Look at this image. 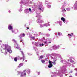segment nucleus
I'll use <instances>...</instances> for the list:
<instances>
[{"label":"nucleus","mask_w":77,"mask_h":77,"mask_svg":"<svg viewBox=\"0 0 77 77\" xmlns=\"http://www.w3.org/2000/svg\"><path fill=\"white\" fill-rule=\"evenodd\" d=\"M49 64L48 65V67L49 68H51L53 66V64L51 61H49Z\"/></svg>","instance_id":"nucleus-1"},{"label":"nucleus","mask_w":77,"mask_h":77,"mask_svg":"<svg viewBox=\"0 0 77 77\" xmlns=\"http://www.w3.org/2000/svg\"><path fill=\"white\" fill-rule=\"evenodd\" d=\"M8 29H9V30H13V28H12V26H11V25H9V26H8Z\"/></svg>","instance_id":"nucleus-2"},{"label":"nucleus","mask_w":77,"mask_h":77,"mask_svg":"<svg viewBox=\"0 0 77 77\" xmlns=\"http://www.w3.org/2000/svg\"><path fill=\"white\" fill-rule=\"evenodd\" d=\"M7 51L9 53H12V50H11V48H8L7 49Z\"/></svg>","instance_id":"nucleus-3"},{"label":"nucleus","mask_w":77,"mask_h":77,"mask_svg":"<svg viewBox=\"0 0 77 77\" xmlns=\"http://www.w3.org/2000/svg\"><path fill=\"white\" fill-rule=\"evenodd\" d=\"M22 58L23 60V61H24L25 59V56L24 55V53H22Z\"/></svg>","instance_id":"nucleus-4"},{"label":"nucleus","mask_w":77,"mask_h":77,"mask_svg":"<svg viewBox=\"0 0 77 77\" xmlns=\"http://www.w3.org/2000/svg\"><path fill=\"white\" fill-rule=\"evenodd\" d=\"M26 73H23V72H22L20 77H23V76H26Z\"/></svg>","instance_id":"nucleus-5"},{"label":"nucleus","mask_w":77,"mask_h":77,"mask_svg":"<svg viewBox=\"0 0 77 77\" xmlns=\"http://www.w3.org/2000/svg\"><path fill=\"white\" fill-rule=\"evenodd\" d=\"M23 63H21L19 64V66H18V68H20L22 66H23Z\"/></svg>","instance_id":"nucleus-6"},{"label":"nucleus","mask_w":77,"mask_h":77,"mask_svg":"<svg viewBox=\"0 0 77 77\" xmlns=\"http://www.w3.org/2000/svg\"><path fill=\"white\" fill-rule=\"evenodd\" d=\"M38 21L39 23H41L44 22V21H43L42 20H38Z\"/></svg>","instance_id":"nucleus-7"},{"label":"nucleus","mask_w":77,"mask_h":77,"mask_svg":"<svg viewBox=\"0 0 77 77\" xmlns=\"http://www.w3.org/2000/svg\"><path fill=\"white\" fill-rule=\"evenodd\" d=\"M5 49H6L8 48H9V46L8 45H5Z\"/></svg>","instance_id":"nucleus-8"},{"label":"nucleus","mask_w":77,"mask_h":77,"mask_svg":"<svg viewBox=\"0 0 77 77\" xmlns=\"http://www.w3.org/2000/svg\"><path fill=\"white\" fill-rule=\"evenodd\" d=\"M53 49L54 50H56L57 49V47L56 46H54L53 47Z\"/></svg>","instance_id":"nucleus-9"},{"label":"nucleus","mask_w":77,"mask_h":77,"mask_svg":"<svg viewBox=\"0 0 77 77\" xmlns=\"http://www.w3.org/2000/svg\"><path fill=\"white\" fill-rule=\"evenodd\" d=\"M61 20L63 21V22H64V21H65V19H64V17H62L61 18Z\"/></svg>","instance_id":"nucleus-10"},{"label":"nucleus","mask_w":77,"mask_h":77,"mask_svg":"<svg viewBox=\"0 0 77 77\" xmlns=\"http://www.w3.org/2000/svg\"><path fill=\"white\" fill-rule=\"evenodd\" d=\"M19 38H20L21 39V37H23V36L22 34H21L19 35Z\"/></svg>","instance_id":"nucleus-11"},{"label":"nucleus","mask_w":77,"mask_h":77,"mask_svg":"<svg viewBox=\"0 0 77 77\" xmlns=\"http://www.w3.org/2000/svg\"><path fill=\"white\" fill-rule=\"evenodd\" d=\"M27 71V73L28 74H30V70H28Z\"/></svg>","instance_id":"nucleus-12"},{"label":"nucleus","mask_w":77,"mask_h":77,"mask_svg":"<svg viewBox=\"0 0 77 77\" xmlns=\"http://www.w3.org/2000/svg\"><path fill=\"white\" fill-rule=\"evenodd\" d=\"M17 58L15 57L14 58V60L15 62H17Z\"/></svg>","instance_id":"nucleus-13"},{"label":"nucleus","mask_w":77,"mask_h":77,"mask_svg":"<svg viewBox=\"0 0 77 77\" xmlns=\"http://www.w3.org/2000/svg\"><path fill=\"white\" fill-rule=\"evenodd\" d=\"M41 61L42 62V63H44L45 62V60H41Z\"/></svg>","instance_id":"nucleus-14"},{"label":"nucleus","mask_w":77,"mask_h":77,"mask_svg":"<svg viewBox=\"0 0 77 77\" xmlns=\"http://www.w3.org/2000/svg\"><path fill=\"white\" fill-rule=\"evenodd\" d=\"M52 63L54 65H56V61H54L52 62Z\"/></svg>","instance_id":"nucleus-15"},{"label":"nucleus","mask_w":77,"mask_h":77,"mask_svg":"<svg viewBox=\"0 0 77 77\" xmlns=\"http://www.w3.org/2000/svg\"><path fill=\"white\" fill-rule=\"evenodd\" d=\"M17 59H20V56H17Z\"/></svg>","instance_id":"nucleus-16"},{"label":"nucleus","mask_w":77,"mask_h":77,"mask_svg":"<svg viewBox=\"0 0 77 77\" xmlns=\"http://www.w3.org/2000/svg\"><path fill=\"white\" fill-rule=\"evenodd\" d=\"M40 57V59H43V56H42V55H41Z\"/></svg>","instance_id":"nucleus-17"},{"label":"nucleus","mask_w":77,"mask_h":77,"mask_svg":"<svg viewBox=\"0 0 77 77\" xmlns=\"http://www.w3.org/2000/svg\"><path fill=\"white\" fill-rule=\"evenodd\" d=\"M22 36L23 37H24V36H25V34L23 33L22 34Z\"/></svg>","instance_id":"nucleus-18"},{"label":"nucleus","mask_w":77,"mask_h":77,"mask_svg":"<svg viewBox=\"0 0 77 77\" xmlns=\"http://www.w3.org/2000/svg\"><path fill=\"white\" fill-rule=\"evenodd\" d=\"M39 45L40 46H41V45H42V46H44V44L42 43V44H40Z\"/></svg>","instance_id":"nucleus-19"},{"label":"nucleus","mask_w":77,"mask_h":77,"mask_svg":"<svg viewBox=\"0 0 77 77\" xmlns=\"http://www.w3.org/2000/svg\"><path fill=\"white\" fill-rule=\"evenodd\" d=\"M31 38H32V39H33V40H35V38H34V37H31Z\"/></svg>","instance_id":"nucleus-20"},{"label":"nucleus","mask_w":77,"mask_h":77,"mask_svg":"<svg viewBox=\"0 0 77 77\" xmlns=\"http://www.w3.org/2000/svg\"><path fill=\"white\" fill-rule=\"evenodd\" d=\"M44 26H47V24H45L44 25Z\"/></svg>","instance_id":"nucleus-21"},{"label":"nucleus","mask_w":77,"mask_h":77,"mask_svg":"<svg viewBox=\"0 0 77 77\" xmlns=\"http://www.w3.org/2000/svg\"><path fill=\"white\" fill-rule=\"evenodd\" d=\"M26 70H24V71H23V72H26Z\"/></svg>","instance_id":"nucleus-22"},{"label":"nucleus","mask_w":77,"mask_h":77,"mask_svg":"<svg viewBox=\"0 0 77 77\" xmlns=\"http://www.w3.org/2000/svg\"><path fill=\"white\" fill-rule=\"evenodd\" d=\"M68 35L70 36H71V35H70V34H68Z\"/></svg>","instance_id":"nucleus-23"},{"label":"nucleus","mask_w":77,"mask_h":77,"mask_svg":"<svg viewBox=\"0 0 77 77\" xmlns=\"http://www.w3.org/2000/svg\"><path fill=\"white\" fill-rule=\"evenodd\" d=\"M31 8H29V11H31Z\"/></svg>","instance_id":"nucleus-24"},{"label":"nucleus","mask_w":77,"mask_h":77,"mask_svg":"<svg viewBox=\"0 0 77 77\" xmlns=\"http://www.w3.org/2000/svg\"><path fill=\"white\" fill-rule=\"evenodd\" d=\"M38 75H39V74H40V73L39 72H38Z\"/></svg>","instance_id":"nucleus-25"},{"label":"nucleus","mask_w":77,"mask_h":77,"mask_svg":"<svg viewBox=\"0 0 77 77\" xmlns=\"http://www.w3.org/2000/svg\"><path fill=\"white\" fill-rule=\"evenodd\" d=\"M44 43H45V44H47V42H44Z\"/></svg>","instance_id":"nucleus-26"},{"label":"nucleus","mask_w":77,"mask_h":77,"mask_svg":"<svg viewBox=\"0 0 77 77\" xmlns=\"http://www.w3.org/2000/svg\"><path fill=\"white\" fill-rule=\"evenodd\" d=\"M70 60H71L72 62H74V61H73L72 60V59H71Z\"/></svg>","instance_id":"nucleus-27"},{"label":"nucleus","mask_w":77,"mask_h":77,"mask_svg":"<svg viewBox=\"0 0 77 77\" xmlns=\"http://www.w3.org/2000/svg\"><path fill=\"white\" fill-rule=\"evenodd\" d=\"M39 9H40V10H41V8H39Z\"/></svg>","instance_id":"nucleus-28"},{"label":"nucleus","mask_w":77,"mask_h":77,"mask_svg":"<svg viewBox=\"0 0 77 77\" xmlns=\"http://www.w3.org/2000/svg\"><path fill=\"white\" fill-rule=\"evenodd\" d=\"M13 41H14V42H15V40H13Z\"/></svg>","instance_id":"nucleus-29"},{"label":"nucleus","mask_w":77,"mask_h":77,"mask_svg":"<svg viewBox=\"0 0 77 77\" xmlns=\"http://www.w3.org/2000/svg\"><path fill=\"white\" fill-rule=\"evenodd\" d=\"M43 39L44 40H45V38L43 37Z\"/></svg>","instance_id":"nucleus-30"},{"label":"nucleus","mask_w":77,"mask_h":77,"mask_svg":"<svg viewBox=\"0 0 77 77\" xmlns=\"http://www.w3.org/2000/svg\"><path fill=\"white\" fill-rule=\"evenodd\" d=\"M63 11H66V10H65V9H64Z\"/></svg>","instance_id":"nucleus-31"},{"label":"nucleus","mask_w":77,"mask_h":77,"mask_svg":"<svg viewBox=\"0 0 77 77\" xmlns=\"http://www.w3.org/2000/svg\"><path fill=\"white\" fill-rule=\"evenodd\" d=\"M9 12H11V11L9 10Z\"/></svg>","instance_id":"nucleus-32"},{"label":"nucleus","mask_w":77,"mask_h":77,"mask_svg":"<svg viewBox=\"0 0 77 77\" xmlns=\"http://www.w3.org/2000/svg\"><path fill=\"white\" fill-rule=\"evenodd\" d=\"M27 29H29V27H27Z\"/></svg>","instance_id":"nucleus-33"},{"label":"nucleus","mask_w":77,"mask_h":77,"mask_svg":"<svg viewBox=\"0 0 77 77\" xmlns=\"http://www.w3.org/2000/svg\"><path fill=\"white\" fill-rule=\"evenodd\" d=\"M58 35H60V33H58Z\"/></svg>","instance_id":"nucleus-34"},{"label":"nucleus","mask_w":77,"mask_h":77,"mask_svg":"<svg viewBox=\"0 0 77 77\" xmlns=\"http://www.w3.org/2000/svg\"><path fill=\"white\" fill-rule=\"evenodd\" d=\"M51 43V42H49V43Z\"/></svg>","instance_id":"nucleus-35"},{"label":"nucleus","mask_w":77,"mask_h":77,"mask_svg":"<svg viewBox=\"0 0 77 77\" xmlns=\"http://www.w3.org/2000/svg\"><path fill=\"white\" fill-rule=\"evenodd\" d=\"M60 26H62V25H61V24H60Z\"/></svg>","instance_id":"nucleus-36"},{"label":"nucleus","mask_w":77,"mask_h":77,"mask_svg":"<svg viewBox=\"0 0 77 77\" xmlns=\"http://www.w3.org/2000/svg\"><path fill=\"white\" fill-rule=\"evenodd\" d=\"M71 35H73V33H72Z\"/></svg>","instance_id":"nucleus-37"},{"label":"nucleus","mask_w":77,"mask_h":77,"mask_svg":"<svg viewBox=\"0 0 77 77\" xmlns=\"http://www.w3.org/2000/svg\"><path fill=\"white\" fill-rule=\"evenodd\" d=\"M20 42H21V41H20Z\"/></svg>","instance_id":"nucleus-38"},{"label":"nucleus","mask_w":77,"mask_h":77,"mask_svg":"<svg viewBox=\"0 0 77 77\" xmlns=\"http://www.w3.org/2000/svg\"><path fill=\"white\" fill-rule=\"evenodd\" d=\"M49 6H50V7H51V6H50V5H49Z\"/></svg>","instance_id":"nucleus-39"},{"label":"nucleus","mask_w":77,"mask_h":77,"mask_svg":"<svg viewBox=\"0 0 77 77\" xmlns=\"http://www.w3.org/2000/svg\"><path fill=\"white\" fill-rule=\"evenodd\" d=\"M72 72H71V73H72Z\"/></svg>","instance_id":"nucleus-40"},{"label":"nucleus","mask_w":77,"mask_h":77,"mask_svg":"<svg viewBox=\"0 0 77 77\" xmlns=\"http://www.w3.org/2000/svg\"><path fill=\"white\" fill-rule=\"evenodd\" d=\"M76 2H77V1Z\"/></svg>","instance_id":"nucleus-41"}]
</instances>
